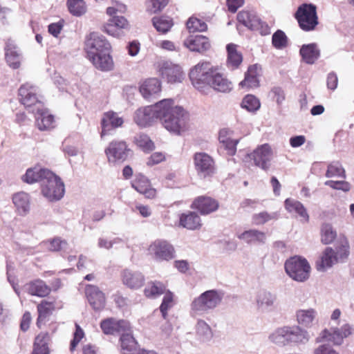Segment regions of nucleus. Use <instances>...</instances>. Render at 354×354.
<instances>
[{
	"mask_svg": "<svg viewBox=\"0 0 354 354\" xmlns=\"http://www.w3.org/2000/svg\"><path fill=\"white\" fill-rule=\"evenodd\" d=\"M138 117H142L145 122L159 119L163 127L176 135L187 128V115L185 110L174 104L172 99H165L153 105L139 110Z\"/></svg>",
	"mask_w": 354,
	"mask_h": 354,
	"instance_id": "nucleus-1",
	"label": "nucleus"
},
{
	"mask_svg": "<svg viewBox=\"0 0 354 354\" xmlns=\"http://www.w3.org/2000/svg\"><path fill=\"white\" fill-rule=\"evenodd\" d=\"M189 78L193 86L202 93H207L210 88L223 93L232 89V82L224 76L220 68L208 62H200L192 68Z\"/></svg>",
	"mask_w": 354,
	"mask_h": 354,
	"instance_id": "nucleus-2",
	"label": "nucleus"
},
{
	"mask_svg": "<svg viewBox=\"0 0 354 354\" xmlns=\"http://www.w3.org/2000/svg\"><path fill=\"white\" fill-rule=\"evenodd\" d=\"M350 254V246L348 240L340 238L335 250L332 247H326L317 257L315 267L319 272H325L338 263L344 262Z\"/></svg>",
	"mask_w": 354,
	"mask_h": 354,
	"instance_id": "nucleus-3",
	"label": "nucleus"
},
{
	"mask_svg": "<svg viewBox=\"0 0 354 354\" xmlns=\"http://www.w3.org/2000/svg\"><path fill=\"white\" fill-rule=\"evenodd\" d=\"M294 17L299 27L305 32L317 30L319 24L317 6L313 3H302L296 10Z\"/></svg>",
	"mask_w": 354,
	"mask_h": 354,
	"instance_id": "nucleus-4",
	"label": "nucleus"
},
{
	"mask_svg": "<svg viewBox=\"0 0 354 354\" xmlns=\"http://www.w3.org/2000/svg\"><path fill=\"white\" fill-rule=\"evenodd\" d=\"M270 338L274 343H306L308 335L306 330L299 326H284L273 333Z\"/></svg>",
	"mask_w": 354,
	"mask_h": 354,
	"instance_id": "nucleus-5",
	"label": "nucleus"
},
{
	"mask_svg": "<svg viewBox=\"0 0 354 354\" xmlns=\"http://www.w3.org/2000/svg\"><path fill=\"white\" fill-rule=\"evenodd\" d=\"M284 266L286 273L295 281L303 282L310 277V266L305 258L290 257L286 261Z\"/></svg>",
	"mask_w": 354,
	"mask_h": 354,
	"instance_id": "nucleus-6",
	"label": "nucleus"
},
{
	"mask_svg": "<svg viewBox=\"0 0 354 354\" xmlns=\"http://www.w3.org/2000/svg\"><path fill=\"white\" fill-rule=\"evenodd\" d=\"M41 185V193L49 201H57L61 199L64 194V184L61 178L50 171L47 173Z\"/></svg>",
	"mask_w": 354,
	"mask_h": 354,
	"instance_id": "nucleus-7",
	"label": "nucleus"
},
{
	"mask_svg": "<svg viewBox=\"0 0 354 354\" xmlns=\"http://www.w3.org/2000/svg\"><path fill=\"white\" fill-rule=\"evenodd\" d=\"M222 299V294L217 290H207L194 299L192 303V309L196 312L213 309L221 304Z\"/></svg>",
	"mask_w": 354,
	"mask_h": 354,
	"instance_id": "nucleus-8",
	"label": "nucleus"
},
{
	"mask_svg": "<svg viewBox=\"0 0 354 354\" xmlns=\"http://www.w3.org/2000/svg\"><path fill=\"white\" fill-rule=\"evenodd\" d=\"M353 331V326L349 324H345L341 328H333L330 330L324 329L317 338V342H320L326 340L334 345L339 346L343 343L344 339L351 336Z\"/></svg>",
	"mask_w": 354,
	"mask_h": 354,
	"instance_id": "nucleus-9",
	"label": "nucleus"
},
{
	"mask_svg": "<svg viewBox=\"0 0 354 354\" xmlns=\"http://www.w3.org/2000/svg\"><path fill=\"white\" fill-rule=\"evenodd\" d=\"M149 254L158 261H169L175 257L174 246L166 240L157 239L148 248Z\"/></svg>",
	"mask_w": 354,
	"mask_h": 354,
	"instance_id": "nucleus-10",
	"label": "nucleus"
},
{
	"mask_svg": "<svg viewBox=\"0 0 354 354\" xmlns=\"http://www.w3.org/2000/svg\"><path fill=\"white\" fill-rule=\"evenodd\" d=\"M130 149L124 140H113L109 142L104 152L109 162H124L128 157Z\"/></svg>",
	"mask_w": 354,
	"mask_h": 354,
	"instance_id": "nucleus-11",
	"label": "nucleus"
},
{
	"mask_svg": "<svg viewBox=\"0 0 354 354\" xmlns=\"http://www.w3.org/2000/svg\"><path fill=\"white\" fill-rule=\"evenodd\" d=\"M194 163L198 174L203 178L212 176L215 173L214 161L206 153H196Z\"/></svg>",
	"mask_w": 354,
	"mask_h": 354,
	"instance_id": "nucleus-12",
	"label": "nucleus"
},
{
	"mask_svg": "<svg viewBox=\"0 0 354 354\" xmlns=\"http://www.w3.org/2000/svg\"><path fill=\"white\" fill-rule=\"evenodd\" d=\"M249 156L254 160L256 166L267 171L270 167L269 162L272 156V150L270 145L266 143L257 147Z\"/></svg>",
	"mask_w": 354,
	"mask_h": 354,
	"instance_id": "nucleus-13",
	"label": "nucleus"
},
{
	"mask_svg": "<svg viewBox=\"0 0 354 354\" xmlns=\"http://www.w3.org/2000/svg\"><path fill=\"white\" fill-rule=\"evenodd\" d=\"M87 55L110 52L111 46L106 38L97 32H91L86 41Z\"/></svg>",
	"mask_w": 354,
	"mask_h": 354,
	"instance_id": "nucleus-14",
	"label": "nucleus"
},
{
	"mask_svg": "<svg viewBox=\"0 0 354 354\" xmlns=\"http://www.w3.org/2000/svg\"><path fill=\"white\" fill-rule=\"evenodd\" d=\"M190 207L197 210L202 215H207L218 209L219 203L210 196H200L193 201Z\"/></svg>",
	"mask_w": 354,
	"mask_h": 354,
	"instance_id": "nucleus-15",
	"label": "nucleus"
},
{
	"mask_svg": "<svg viewBox=\"0 0 354 354\" xmlns=\"http://www.w3.org/2000/svg\"><path fill=\"white\" fill-rule=\"evenodd\" d=\"M18 94L19 102L26 107L41 102L37 88L29 83L22 84L18 90Z\"/></svg>",
	"mask_w": 354,
	"mask_h": 354,
	"instance_id": "nucleus-16",
	"label": "nucleus"
},
{
	"mask_svg": "<svg viewBox=\"0 0 354 354\" xmlns=\"http://www.w3.org/2000/svg\"><path fill=\"white\" fill-rule=\"evenodd\" d=\"M261 70V66L258 64L249 66L245 73L244 79L239 84V87L246 91L258 88L260 85L259 77Z\"/></svg>",
	"mask_w": 354,
	"mask_h": 354,
	"instance_id": "nucleus-17",
	"label": "nucleus"
},
{
	"mask_svg": "<svg viewBox=\"0 0 354 354\" xmlns=\"http://www.w3.org/2000/svg\"><path fill=\"white\" fill-rule=\"evenodd\" d=\"M131 186L148 199H154L157 196V190L151 186L150 180L144 175H137L131 182Z\"/></svg>",
	"mask_w": 354,
	"mask_h": 354,
	"instance_id": "nucleus-18",
	"label": "nucleus"
},
{
	"mask_svg": "<svg viewBox=\"0 0 354 354\" xmlns=\"http://www.w3.org/2000/svg\"><path fill=\"white\" fill-rule=\"evenodd\" d=\"M100 328L106 335H115L129 330V324L125 320H117L115 318L111 317L102 320Z\"/></svg>",
	"mask_w": 354,
	"mask_h": 354,
	"instance_id": "nucleus-19",
	"label": "nucleus"
},
{
	"mask_svg": "<svg viewBox=\"0 0 354 354\" xmlns=\"http://www.w3.org/2000/svg\"><path fill=\"white\" fill-rule=\"evenodd\" d=\"M159 72L163 78H166L168 82H181L185 77V74L180 66L171 63L165 62L159 69Z\"/></svg>",
	"mask_w": 354,
	"mask_h": 354,
	"instance_id": "nucleus-20",
	"label": "nucleus"
},
{
	"mask_svg": "<svg viewBox=\"0 0 354 354\" xmlns=\"http://www.w3.org/2000/svg\"><path fill=\"white\" fill-rule=\"evenodd\" d=\"M120 278L122 283L132 290L141 288L145 281V276L141 272L128 269L121 272Z\"/></svg>",
	"mask_w": 354,
	"mask_h": 354,
	"instance_id": "nucleus-21",
	"label": "nucleus"
},
{
	"mask_svg": "<svg viewBox=\"0 0 354 354\" xmlns=\"http://www.w3.org/2000/svg\"><path fill=\"white\" fill-rule=\"evenodd\" d=\"M184 46L191 51L200 53H204L211 48L209 38L201 35H189L184 41Z\"/></svg>",
	"mask_w": 354,
	"mask_h": 354,
	"instance_id": "nucleus-22",
	"label": "nucleus"
},
{
	"mask_svg": "<svg viewBox=\"0 0 354 354\" xmlns=\"http://www.w3.org/2000/svg\"><path fill=\"white\" fill-rule=\"evenodd\" d=\"M161 82L156 77L147 78L140 83V93L145 99L155 97L161 92Z\"/></svg>",
	"mask_w": 354,
	"mask_h": 354,
	"instance_id": "nucleus-23",
	"label": "nucleus"
},
{
	"mask_svg": "<svg viewBox=\"0 0 354 354\" xmlns=\"http://www.w3.org/2000/svg\"><path fill=\"white\" fill-rule=\"evenodd\" d=\"M85 294L94 310H100L104 308L106 302L105 296L97 286L87 285L85 288Z\"/></svg>",
	"mask_w": 354,
	"mask_h": 354,
	"instance_id": "nucleus-24",
	"label": "nucleus"
},
{
	"mask_svg": "<svg viewBox=\"0 0 354 354\" xmlns=\"http://www.w3.org/2000/svg\"><path fill=\"white\" fill-rule=\"evenodd\" d=\"M5 59L8 65L12 69H18L21 66V53L11 39H8L5 44Z\"/></svg>",
	"mask_w": 354,
	"mask_h": 354,
	"instance_id": "nucleus-25",
	"label": "nucleus"
},
{
	"mask_svg": "<svg viewBox=\"0 0 354 354\" xmlns=\"http://www.w3.org/2000/svg\"><path fill=\"white\" fill-rule=\"evenodd\" d=\"M88 59L91 62L93 66L102 71H109L113 69L114 63L110 52L100 53L87 55Z\"/></svg>",
	"mask_w": 354,
	"mask_h": 354,
	"instance_id": "nucleus-26",
	"label": "nucleus"
},
{
	"mask_svg": "<svg viewBox=\"0 0 354 354\" xmlns=\"http://www.w3.org/2000/svg\"><path fill=\"white\" fill-rule=\"evenodd\" d=\"M178 225L189 230H197L201 228L203 223L196 212L187 211L179 216Z\"/></svg>",
	"mask_w": 354,
	"mask_h": 354,
	"instance_id": "nucleus-27",
	"label": "nucleus"
},
{
	"mask_svg": "<svg viewBox=\"0 0 354 354\" xmlns=\"http://www.w3.org/2000/svg\"><path fill=\"white\" fill-rule=\"evenodd\" d=\"M123 119L113 111H108L104 113L101 120L102 132L101 137L102 138L106 133V131L111 129L118 128L121 127L123 124Z\"/></svg>",
	"mask_w": 354,
	"mask_h": 354,
	"instance_id": "nucleus-28",
	"label": "nucleus"
},
{
	"mask_svg": "<svg viewBox=\"0 0 354 354\" xmlns=\"http://www.w3.org/2000/svg\"><path fill=\"white\" fill-rule=\"evenodd\" d=\"M56 309V299L53 300H42L37 306L38 317L37 319V326L41 328L46 318Z\"/></svg>",
	"mask_w": 354,
	"mask_h": 354,
	"instance_id": "nucleus-29",
	"label": "nucleus"
},
{
	"mask_svg": "<svg viewBox=\"0 0 354 354\" xmlns=\"http://www.w3.org/2000/svg\"><path fill=\"white\" fill-rule=\"evenodd\" d=\"M28 293L32 296L46 297L51 292V288L41 279H35L26 284Z\"/></svg>",
	"mask_w": 354,
	"mask_h": 354,
	"instance_id": "nucleus-30",
	"label": "nucleus"
},
{
	"mask_svg": "<svg viewBox=\"0 0 354 354\" xmlns=\"http://www.w3.org/2000/svg\"><path fill=\"white\" fill-rule=\"evenodd\" d=\"M227 66L232 70L238 68L243 62V54L239 50V46L234 44H229L226 46Z\"/></svg>",
	"mask_w": 354,
	"mask_h": 354,
	"instance_id": "nucleus-31",
	"label": "nucleus"
},
{
	"mask_svg": "<svg viewBox=\"0 0 354 354\" xmlns=\"http://www.w3.org/2000/svg\"><path fill=\"white\" fill-rule=\"evenodd\" d=\"M50 336L47 332L39 333L34 339L32 354H49Z\"/></svg>",
	"mask_w": 354,
	"mask_h": 354,
	"instance_id": "nucleus-32",
	"label": "nucleus"
},
{
	"mask_svg": "<svg viewBox=\"0 0 354 354\" xmlns=\"http://www.w3.org/2000/svg\"><path fill=\"white\" fill-rule=\"evenodd\" d=\"M51 171L47 169H41L37 167L29 168L22 176V180L28 184H32L39 181H44L48 176L47 173Z\"/></svg>",
	"mask_w": 354,
	"mask_h": 354,
	"instance_id": "nucleus-33",
	"label": "nucleus"
},
{
	"mask_svg": "<svg viewBox=\"0 0 354 354\" xmlns=\"http://www.w3.org/2000/svg\"><path fill=\"white\" fill-rule=\"evenodd\" d=\"M238 21L250 30L258 29L260 25V19L257 16L248 10H241L237 15Z\"/></svg>",
	"mask_w": 354,
	"mask_h": 354,
	"instance_id": "nucleus-34",
	"label": "nucleus"
},
{
	"mask_svg": "<svg viewBox=\"0 0 354 354\" xmlns=\"http://www.w3.org/2000/svg\"><path fill=\"white\" fill-rule=\"evenodd\" d=\"M167 291V286L160 281H150L144 289V295L147 298L154 299Z\"/></svg>",
	"mask_w": 354,
	"mask_h": 354,
	"instance_id": "nucleus-35",
	"label": "nucleus"
},
{
	"mask_svg": "<svg viewBox=\"0 0 354 354\" xmlns=\"http://www.w3.org/2000/svg\"><path fill=\"white\" fill-rule=\"evenodd\" d=\"M284 205L288 212L297 214L305 222H308L309 215L301 202L292 198H287Z\"/></svg>",
	"mask_w": 354,
	"mask_h": 354,
	"instance_id": "nucleus-36",
	"label": "nucleus"
},
{
	"mask_svg": "<svg viewBox=\"0 0 354 354\" xmlns=\"http://www.w3.org/2000/svg\"><path fill=\"white\" fill-rule=\"evenodd\" d=\"M299 53L304 62L308 64H314L320 55L319 50L315 44L303 45Z\"/></svg>",
	"mask_w": 354,
	"mask_h": 354,
	"instance_id": "nucleus-37",
	"label": "nucleus"
},
{
	"mask_svg": "<svg viewBox=\"0 0 354 354\" xmlns=\"http://www.w3.org/2000/svg\"><path fill=\"white\" fill-rule=\"evenodd\" d=\"M111 17V18L108 21V22L103 26V30L105 32L113 35V27L119 29H125L128 28L129 22L124 17L118 16L117 15Z\"/></svg>",
	"mask_w": 354,
	"mask_h": 354,
	"instance_id": "nucleus-38",
	"label": "nucleus"
},
{
	"mask_svg": "<svg viewBox=\"0 0 354 354\" xmlns=\"http://www.w3.org/2000/svg\"><path fill=\"white\" fill-rule=\"evenodd\" d=\"M12 202L19 214H26L29 210V197L25 192H18L12 196Z\"/></svg>",
	"mask_w": 354,
	"mask_h": 354,
	"instance_id": "nucleus-39",
	"label": "nucleus"
},
{
	"mask_svg": "<svg viewBox=\"0 0 354 354\" xmlns=\"http://www.w3.org/2000/svg\"><path fill=\"white\" fill-rule=\"evenodd\" d=\"M152 23L157 31L162 34L169 32L174 24L173 19L168 16L155 17Z\"/></svg>",
	"mask_w": 354,
	"mask_h": 354,
	"instance_id": "nucleus-40",
	"label": "nucleus"
},
{
	"mask_svg": "<svg viewBox=\"0 0 354 354\" xmlns=\"http://www.w3.org/2000/svg\"><path fill=\"white\" fill-rule=\"evenodd\" d=\"M120 340L121 351L123 354H134L133 352L136 350L137 342L131 335L122 334Z\"/></svg>",
	"mask_w": 354,
	"mask_h": 354,
	"instance_id": "nucleus-41",
	"label": "nucleus"
},
{
	"mask_svg": "<svg viewBox=\"0 0 354 354\" xmlns=\"http://www.w3.org/2000/svg\"><path fill=\"white\" fill-rule=\"evenodd\" d=\"M239 238L248 243L254 242L264 243L266 234L264 232L257 230H249L241 234Z\"/></svg>",
	"mask_w": 354,
	"mask_h": 354,
	"instance_id": "nucleus-42",
	"label": "nucleus"
},
{
	"mask_svg": "<svg viewBox=\"0 0 354 354\" xmlns=\"http://www.w3.org/2000/svg\"><path fill=\"white\" fill-rule=\"evenodd\" d=\"M321 242L324 245L332 243L337 237V232L329 223H323L320 231Z\"/></svg>",
	"mask_w": 354,
	"mask_h": 354,
	"instance_id": "nucleus-43",
	"label": "nucleus"
},
{
	"mask_svg": "<svg viewBox=\"0 0 354 354\" xmlns=\"http://www.w3.org/2000/svg\"><path fill=\"white\" fill-rule=\"evenodd\" d=\"M315 317V311L313 309L299 310L297 312L298 323L306 327H308L311 325Z\"/></svg>",
	"mask_w": 354,
	"mask_h": 354,
	"instance_id": "nucleus-44",
	"label": "nucleus"
},
{
	"mask_svg": "<svg viewBox=\"0 0 354 354\" xmlns=\"http://www.w3.org/2000/svg\"><path fill=\"white\" fill-rule=\"evenodd\" d=\"M186 27L189 32H204L207 30V25L205 21L193 16L188 19Z\"/></svg>",
	"mask_w": 354,
	"mask_h": 354,
	"instance_id": "nucleus-45",
	"label": "nucleus"
},
{
	"mask_svg": "<svg viewBox=\"0 0 354 354\" xmlns=\"http://www.w3.org/2000/svg\"><path fill=\"white\" fill-rule=\"evenodd\" d=\"M67 6L69 12L75 16H81L86 12V6L84 0H68Z\"/></svg>",
	"mask_w": 354,
	"mask_h": 354,
	"instance_id": "nucleus-46",
	"label": "nucleus"
},
{
	"mask_svg": "<svg viewBox=\"0 0 354 354\" xmlns=\"http://www.w3.org/2000/svg\"><path fill=\"white\" fill-rule=\"evenodd\" d=\"M241 106L247 111L252 112L260 108L261 103L254 95L248 94L243 97Z\"/></svg>",
	"mask_w": 354,
	"mask_h": 354,
	"instance_id": "nucleus-47",
	"label": "nucleus"
},
{
	"mask_svg": "<svg viewBox=\"0 0 354 354\" xmlns=\"http://www.w3.org/2000/svg\"><path fill=\"white\" fill-rule=\"evenodd\" d=\"M135 142L138 147L146 153L150 152L155 149L153 142L145 134L139 135L136 138Z\"/></svg>",
	"mask_w": 354,
	"mask_h": 354,
	"instance_id": "nucleus-48",
	"label": "nucleus"
},
{
	"mask_svg": "<svg viewBox=\"0 0 354 354\" xmlns=\"http://www.w3.org/2000/svg\"><path fill=\"white\" fill-rule=\"evenodd\" d=\"M55 119L53 115L50 114H41L36 120V124L41 131L49 130L54 127Z\"/></svg>",
	"mask_w": 354,
	"mask_h": 354,
	"instance_id": "nucleus-49",
	"label": "nucleus"
},
{
	"mask_svg": "<svg viewBox=\"0 0 354 354\" xmlns=\"http://www.w3.org/2000/svg\"><path fill=\"white\" fill-rule=\"evenodd\" d=\"M326 176L327 178L342 177L344 178L346 177V173L344 169L339 162H333L328 165Z\"/></svg>",
	"mask_w": 354,
	"mask_h": 354,
	"instance_id": "nucleus-50",
	"label": "nucleus"
},
{
	"mask_svg": "<svg viewBox=\"0 0 354 354\" xmlns=\"http://www.w3.org/2000/svg\"><path fill=\"white\" fill-rule=\"evenodd\" d=\"M174 294L170 291H166L160 306V310L162 317L165 319L167 317L168 310L174 306Z\"/></svg>",
	"mask_w": 354,
	"mask_h": 354,
	"instance_id": "nucleus-51",
	"label": "nucleus"
},
{
	"mask_svg": "<svg viewBox=\"0 0 354 354\" xmlns=\"http://www.w3.org/2000/svg\"><path fill=\"white\" fill-rule=\"evenodd\" d=\"M272 44L277 49H282L288 46V37L281 30H277L272 37Z\"/></svg>",
	"mask_w": 354,
	"mask_h": 354,
	"instance_id": "nucleus-52",
	"label": "nucleus"
},
{
	"mask_svg": "<svg viewBox=\"0 0 354 354\" xmlns=\"http://www.w3.org/2000/svg\"><path fill=\"white\" fill-rule=\"evenodd\" d=\"M111 5L107 7L106 12L109 16H114L118 14H124L127 11V6L122 2L112 0Z\"/></svg>",
	"mask_w": 354,
	"mask_h": 354,
	"instance_id": "nucleus-53",
	"label": "nucleus"
},
{
	"mask_svg": "<svg viewBox=\"0 0 354 354\" xmlns=\"http://www.w3.org/2000/svg\"><path fill=\"white\" fill-rule=\"evenodd\" d=\"M277 218L276 213L269 214L267 212H261L252 216V222L256 225H260Z\"/></svg>",
	"mask_w": 354,
	"mask_h": 354,
	"instance_id": "nucleus-54",
	"label": "nucleus"
},
{
	"mask_svg": "<svg viewBox=\"0 0 354 354\" xmlns=\"http://www.w3.org/2000/svg\"><path fill=\"white\" fill-rule=\"evenodd\" d=\"M196 333L199 336L205 339H210L212 337L210 326L203 320H199L197 322Z\"/></svg>",
	"mask_w": 354,
	"mask_h": 354,
	"instance_id": "nucleus-55",
	"label": "nucleus"
},
{
	"mask_svg": "<svg viewBox=\"0 0 354 354\" xmlns=\"http://www.w3.org/2000/svg\"><path fill=\"white\" fill-rule=\"evenodd\" d=\"M84 337V333L82 328L80 326L79 324H75V331L73 334V338L70 344V351L73 352L75 349L78 344Z\"/></svg>",
	"mask_w": 354,
	"mask_h": 354,
	"instance_id": "nucleus-56",
	"label": "nucleus"
},
{
	"mask_svg": "<svg viewBox=\"0 0 354 354\" xmlns=\"http://www.w3.org/2000/svg\"><path fill=\"white\" fill-rule=\"evenodd\" d=\"M325 185L334 189L342 190L344 192H348L351 189L350 184L344 180L335 181L327 180Z\"/></svg>",
	"mask_w": 354,
	"mask_h": 354,
	"instance_id": "nucleus-57",
	"label": "nucleus"
},
{
	"mask_svg": "<svg viewBox=\"0 0 354 354\" xmlns=\"http://www.w3.org/2000/svg\"><path fill=\"white\" fill-rule=\"evenodd\" d=\"M257 303L261 306H271L273 304V297L269 292H261L258 296Z\"/></svg>",
	"mask_w": 354,
	"mask_h": 354,
	"instance_id": "nucleus-58",
	"label": "nucleus"
},
{
	"mask_svg": "<svg viewBox=\"0 0 354 354\" xmlns=\"http://www.w3.org/2000/svg\"><path fill=\"white\" fill-rule=\"evenodd\" d=\"M166 159L165 155L162 152H154L148 158L147 165L148 166H153L159 164Z\"/></svg>",
	"mask_w": 354,
	"mask_h": 354,
	"instance_id": "nucleus-59",
	"label": "nucleus"
},
{
	"mask_svg": "<svg viewBox=\"0 0 354 354\" xmlns=\"http://www.w3.org/2000/svg\"><path fill=\"white\" fill-rule=\"evenodd\" d=\"M271 94L272 95V98L276 100L278 104H281L285 100V93L281 87L275 86L272 88Z\"/></svg>",
	"mask_w": 354,
	"mask_h": 354,
	"instance_id": "nucleus-60",
	"label": "nucleus"
},
{
	"mask_svg": "<svg viewBox=\"0 0 354 354\" xmlns=\"http://www.w3.org/2000/svg\"><path fill=\"white\" fill-rule=\"evenodd\" d=\"M222 144L228 155L233 156L236 153L238 140L230 139L227 140L226 142H223Z\"/></svg>",
	"mask_w": 354,
	"mask_h": 354,
	"instance_id": "nucleus-61",
	"label": "nucleus"
},
{
	"mask_svg": "<svg viewBox=\"0 0 354 354\" xmlns=\"http://www.w3.org/2000/svg\"><path fill=\"white\" fill-rule=\"evenodd\" d=\"M66 245V241L60 238H55L49 241V249L52 251H59Z\"/></svg>",
	"mask_w": 354,
	"mask_h": 354,
	"instance_id": "nucleus-62",
	"label": "nucleus"
},
{
	"mask_svg": "<svg viewBox=\"0 0 354 354\" xmlns=\"http://www.w3.org/2000/svg\"><path fill=\"white\" fill-rule=\"evenodd\" d=\"M313 354H339L337 351L333 349L331 346L322 344L319 346L314 350Z\"/></svg>",
	"mask_w": 354,
	"mask_h": 354,
	"instance_id": "nucleus-63",
	"label": "nucleus"
},
{
	"mask_svg": "<svg viewBox=\"0 0 354 354\" xmlns=\"http://www.w3.org/2000/svg\"><path fill=\"white\" fill-rule=\"evenodd\" d=\"M31 320L32 317L30 312H25L21 319L20 329L24 332L27 331L30 328Z\"/></svg>",
	"mask_w": 354,
	"mask_h": 354,
	"instance_id": "nucleus-64",
	"label": "nucleus"
}]
</instances>
